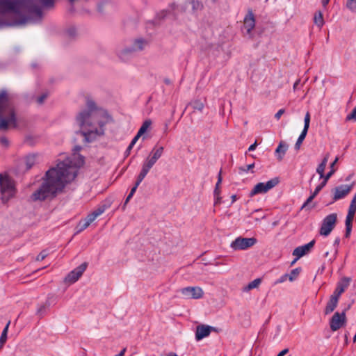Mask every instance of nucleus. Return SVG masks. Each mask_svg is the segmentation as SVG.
Instances as JSON below:
<instances>
[{
	"label": "nucleus",
	"instance_id": "f257e3e1",
	"mask_svg": "<svg viewBox=\"0 0 356 356\" xmlns=\"http://www.w3.org/2000/svg\"><path fill=\"white\" fill-rule=\"evenodd\" d=\"M81 149V146H75L70 157L59 162L46 172L42 186L32 195L33 200H44L55 195L64 188L66 184L75 179L79 168L84 164L83 156L79 154Z\"/></svg>",
	"mask_w": 356,
	"mask_h": 356
},
{
	"label": "nucleus",
	"instance_id": "f03ea898",
	"mask_svg": "<svg viewBox=\"0 0 356 356\" xmlns=\"http://www.w3.org/2000/svg\"><path fill=\"white\" fill-rule=\"evenodd\" d=\"M97 113H80L76 120L81 128L80 134L86 143H90L102 134L104 123L97 120Z\"/></svg>",
	"mask_w": 356,
	"mask_h": 356
},
{
	"label": "nucleus",
	"instance_id": "7ed1b4c3",
	"mask_svg": "<svg viewBox=\"0 0 356 356\" xmlns=\"http://www.w3.org/2000/svg\"><path fill=\"white\" fill-rule=\"evenodd\" d=\"M0 188L1 200L4 203L15 194L14 184L7 175L0 174Z\"/></svg>",
	"mask_w": 356,
	"mask_h": 356
},
{
	"label": "nucleus",
	"instance_id": "20e7f679",
	"mask_svg": "<svg viewBox=\"0 0 356 356\" xmlns=\"http://www.w3.org/2000/svg\"><path fill=\"white\" fill-rule=\"evenodd\" d=\"M21 126V120L15 116V113H0V130L16 128Z\"/></svg>",
	"mask_w": 356,
	"mask_h": 356
},
{
	"label": "nucleus",
	"instance_id": "39448f33",
	"mask_svg": "<svg viewBox=\"0 0 356 356\" xmlns=\"http://www.w3.org/2000/svg\"><path fill=\"white\" fill-rule=\"evenodd\" d=\"M108 208L106 204L100 205L87 217L81 220L76 226L77 232H81L86 229L98 216L102 215Z\"/></svg>",
	"mask_w": 356,
	"mask_h": 356
},
{
	"label": "nucleus",
	"instance_id": "423d86ee",
	"mask_svg": "<svg viewBox=\"0 0 356 356\" xmlns=\"http://www.w3.org/2000/svg\"><path fill=\"white\" fill-rule=\"evenodd\" d=\"M337 220V214L335 213L327 216L322 221L319 230L321 236H327L334 228Z\"/></svg>",
	"mask_w": 356,
	"mask_h": 356
},
{
	"label": "nucleus",
	"instance_id": "0eeeda50",
	"mask_svg": "<svg viewBox=\"0 0 356 356\" xmlns=\"http://www.w3.org/2000/svg\"><path fill=\"white\" fill-rule=\"evenodd\" d=\"M279 183L277 178H273L267 182H260L256 184L250 193V196L252 197L257 194H264L274 188Z\"/></svg>",
	"mask_w": 356,
	"mask_h": 356
},
{
	"label": "nucleus",
	"instance_id": "6e6552de",
	"mask_svg": "<svg viewBox=\"0 0 356 356\" xmlns=\"http://www.w3.org/2000/svg\"><path fill=\"white\" fill-rule=\"evenodd\" d=\"M257 241L255 238H243L237 237L233 241L230 245V247L234 250H244L249 248L252 247L257 243Z\"/></svg>",
	"mask_w": 356,
	"mask_h": 356
},
{
	"label": "nucleus",
	"instance_id": "1a4fd4ad",
	"mask_svg": "<svg viewBox=\"0 0 356 356\" xmlns=\"http://www.w3.org/2000/svg\"><path fill=\"white\" fill-rule=\"evenodd\" d=\"M88 266L87 263H83L77 268L72 270L65 277V282L73 284L76 282L83 275Z\"/></svg>",
	"mask_w": 356,
	"mask_h": 356
},
{
	"label": "nucleus",
	"instance_id": "9d476101",
	"mask_svg": "<svg viewBox=\"0 0 356 356\" xmlns=\"http://www.w3.org/2000/svg\"><path fill=\"white\" fill-rule=\"evenodd\" d=\"M255 27V17L252 10H249L243 19V30L249 36L252 35V31Z\"/></svg>",
	"mask_w": 356,
	"mask_h": 356
},
{
	"label": "nucleus",
	"instance_id": "9b49d317",
	"mask_svg": "<svg viewBox=\"0 0 356 356\" xmlns=\"http://www.w3.org/2000/svg\"><path fill=\"white\" fill-rule=\"evenodd\" d=\"M181 293L187 298L199 299L203 296L202 288L198 286H188L181 289Z\"/></svg>",
	"mask_w": 356,
	"mask_h": 356
},
{
	"label": "nucleus",
	"instance_id": "f8f14e48",
	"mask_svg": "<svg viewBox=\"0 0 356 356\" xmlns=\"http://www.w3.org/2000/svg\"><path fill=\"white\" fill-rule=\"evenodd\" d=\"M346 323V314L343 312L341 313L336 312L332 316L330 321V326L332 331H337L340 329Z\"/></svg>",
	"mask_w": 356,
	"mask_h": 356
},
{
	"label": "nucleus",
	"instance_id": "ddd939ff",
	"mask_svg": "<svg viewBox=\"0 0 356 356\" xmlns=\"http://www.w3.org/2000/svg\"><path fill=\"white\" fill-rule=\"evenodd\" d=\"M353 184H344L339 186L332 190L334 196L333 200L337 201L338 200L345 197L352 191Z\"/></svg>",
	"mask_w": 356,
	"mask_h": 356
},
{
	"label": "nucleus",
	"instance_id": "4468645a",
	"mask_svg": "<svg viewBox=\"0 0 356 356\" xmlns=\"http://www.w3.org/2000/svg\"><path fill=\"white\" fill-rule=\"evenodd\" d=\"M356 211V206L350 205L349 206L348 214L346 216V233L345 236L346 238H348L350 236L352 227H353V220L354 219V216Z\"/></svg>",
	"mask_w": 356,
	"mask_h": 356
},
{
	"label": "nucleus",
	"instance_id": "2eb2a0df",
	"mask_svg": "<svg viewBox=\"0 0 356 356\" xmlns=\"http://www.w3.org/2000/svg\"><path fill=\"white\" fill-rule=\"evenodd\" d=\"M314 244L315 240H312L309 243L304 245L297 247L296 248L294 249L293 252V255L296 256L297 259L303 257L304 255L307 254L311 251V250L314 246Z\"/></svg>",
	"mask_w": 356,
	"mask_h": 356
},
{
	"label": "nucleus",
	"instance_id": "dca6fc26",
	"mask_svg": "<svg viewBox=\"0 0 356 356\" xmlns=\"http://www.w3.org/2000/svg\"><path fill=\"white\" fill-rule=\"evenodd\" d=\"M214 327L207 325H200L196 327L195 330V339L200 341L204 337H208Z\"/></svg>",
	"mask_w": 356,
	"mask_h": 356
},
{
	"label": "nucleus",
	"instance_id": "f3484780",
	"mask_svg": "<svg viewBox=\"0 0 356 356\" xmlns=\"http://www.w3.org/2000/svg\"><path fill=\"white\" fill-rule=\"evenodd\" d=\"M304 122H305V124H304L303 130L302 131V132H301L300 135L299 136V137L296 143V145H295V148L296 149H298L300 148L301 144L302 143L303 140H305V138L307 136L308 129L309 127V122H310L309 113H306Z\"/></svg>",
	"mask_w": 356,
	"mask_h": 356
},
{
	"label": "nucleus",
	"instance_id": "a211bd4d",
	"mask_svg": "<svg viewBox=\"0 0 356 356\" xmlns=\"http://www.w3.org/2000/svg\"><path fill=\"white\" fill-rule=\"evenodd\" d=\"M145 42L144 40H136L134 44H133V47H129V48H126L124 49H122L121 50L119 53H118V56L120 58H124L125 54L127 53H129V52H131V51H138V50H142L144 47H145Z\"/></svg>",
	"mask_w": 356,
	"mask_h": 356
},
{
	"label": "nucleus",
	"instance_id": "6ab92c4d",
	"mask_svg": "<svg viewBox=\"0 0 356 356\" xmlns=\"http://www.w3.org/2000/svg\"><path fill=\"white\" fill-rule=\"evenodd\" d=\"M154 164L148 159L146 158L145 161L143 163L142 169L138 175L140 176V178H145L147 173L149 172L150 169L154 166Z\"/></svg>",
	"mask_w": 356,
	"mask_h": 356
},
{
	"label": "nucleus",
	"instance_id": "aec40b11",
	"mask_svg": "<svg viewBox=\"0 0 356 356\" xmlns=\"http://www.w3.org/2000/svg\"><path fill=\"white\" fill-rule=\"evenodd\" d=\"M334 172V170H332L331 171L327 172V175H325V179H323V181L316 187L312 195H314L316 197L318 194V193L322 190V188L326 185L328 179L332 176V175Z\"/></svg>",
	"mask_w": 356,
	"mask_h": 356
},
{
	"label": "nucleus",
	"instance_id": "412c9836",
	"mask_svg": "<svg viewBox=\"0 0 356 356\" xmlns=\"http://www.w3.org/2000/svg\"><path fill=\"white\" fill-rule=\"evenodd\" d=\"M222 182V176H221V171H220L218 177V181L216 184V187L213 191L214 196L216 197V200L214 202V204L216 205L220 203L221 197L220 196V185Z\"/></svg>",
	"mask_w": 356,
	"mask_h": 356
},
{
	"label": "nucleus",
	"instance_id": "4be33fe9",
	"mask_svg": "<svg viewBox=\"0 0 356 356\" xmlns=\"http://www.w3.org/2000/svg\"><path fill=\"white\" fill-rule=\"evenodd\" d=\"M288 149V145L285 144L284 142H280L279 145L275 149V154H277V158L279 161H282L284 154H286Z\"/></svg>",
	"mask_w": 356,
	"mask_h": 356
},
{
	"label": "nucleus",
	"instance_id": "5701e85b",
	"mask_svg": "<svg viewBox=\"0 0 356 356\" xmlns=\"http://www.w3.org/2000/svg\"><path fill=\"white\" fill-rule=\"evenodd\" d=\"M143 179H144V178H140V175L138 176L134 186L131 189L129 194L128 195V196L127 197V198L125 200L124 204L123 205V209H124L126 204L129 202L131 198L133 197L135 192L136 191L138 186L140 185V184L142 182V181Z\"/></svg>",
	"mask_w": 356,
	"mask_h": 356
},
{
	"label": "nucleus",
	"instance_id": "b1692460",
	"mask_svg": "<svg viewBox=\"0 0 356 356\" xmlns=\"http://www.w3.org/2000/svg\"><path fill=\"white\" fill-rule=\"evenodd\" d=\"M351 279L348 277L341 278L337 283L336 289L343 293L350 284Z\"/></svg>",
	"mask_w": 356,
	"mask_h": 356
},
{
	"label": "nucleus",
	"instance_id": "393cba45",
	"mask_svg": "<svg viewBox=\"0 0 356 356\" xmlns=\"http://www.w3.org/2000/svg\"><path fill=\"white\" fill-rule=\"evenodd\" d=\"M314 23L319 29H321L324 26L325 21L321 11H317L314 13Z\"/></svg>",
	"mask_w": 356,
	"mask_h": 356
},
{
	"label": "nucleus",
	"instance_id": "a878e982",
	"mask_svg": "<svg viewBox=\"0 0 356 356\" xmlns=\"http://www.w3.org/2000/svg\"><path fill=\"white\" fill-rule=\"evenodd\" d=\"M338 305V302L336 301L335 300H332L330 298L329 301L327 302V305L325 308V311H324V313L325 314H329L330 313H332L334 309L335 308L337 307Z\"/></svg>",
	"mask_w": 356,
	"mask_h": 356
},
{
	"label": "nucleus",
	"instance_id": "bb28decb",
	"mask_svg": "<svg viewBox=\"0 0 356 356\" xmlns=\"http://www.w3.org/2000/svg\"><path fill=\"white\" fill-rule=\"evenodd\" d=\"M203 108H204L203 102L200 101V100H195L193 102H191V104H189L186 108L188 109V110L200 111V110L203 109Z\"/></svg>",
	"mask_w": 356,
	"mask_h": 356
},
{
	"label": "nucleus",
	"instance_id": "cd10ccee",
	"mask_svg": "<svg viewBox=\"0 0 356 356\" xmlns=\"http://www.w3.org/2000/svg\"><path fill=\"white\" fill-rule=\"evenodd\" d=\"M86 106L89 111H94L99 108L95 101L91 97H86Z\"/></svg>",
	"mask_w": 356,
	"mask_h": 356
},
{
	"label": "nucleus",
	"instance_id": "c85d7f7f",
	"mask_svg": "<svg viewBox=\"0 0 356 356\" xmlns=\"http://www.w3.org/2000/svg\"><path fill=\"white\" fill-rule=\"evenodd\" d=\"M163 149H164L163 147H156V146L152 149L149 155L152 157L156 159V160H159L163 153Z\"/></svg>",
	"mask_w": 356,
	"mask_h": 356
},
{
	"label": "nucleus",
	"instance_id": "c756f323",
	"mask_svg": "<svg viewBox=\"0 0 356 356\" xmlns=\"http://www.w3.org/2000/svg\"><path fill=\"white\" fill-rule=\"evenodd\" d=\"M261 283V279L257 278L250 282L244 289V291H249L253 289L257 288Z\"/></svg>",
	"mask_w": 356,
	"mask_h": 356
},
{
	"label": "nucleus",
	"instance_id": "7c9ffc66",
	"mask_svg": "<svg viewBox=\"0 0 356 356\" xmlns=\"http://www.w3.org/2000/svg\"><path fill=\"white\" fill-rule=\"evenodd\" d=\"M10 101V96L6 91L0 92V109L8 104Z\"/></svg>",
	"mask_w": 356,
	"mask_h": 356
},
{
	"label": "nucleus",
	"instance_id": "2f4dec72",
	"mask_svg": "<svg viewBox=\"0 0 356 356\" xmlns=\"http://www.w3.org/2000/svg\"><path fill=\"white\" fill-rule=\"evenodd\" d=\"M37 156L35 154L28 155L25 159L26 166L30 169L36 162Z\"/></svg>",
	"mask_w": 356,
	"mask_h": 356
},
{
	"label": "nucleus",
	"instance_id": "473e14b6",
	"mask_svg": "<svg viewBox=\"0 0 356 356\" xmlns=\"http://www.w3.org/2000/svg\"><path fill=\"white\" fill-rule=\"evenodd\" d=\"M9 325H10V321L7 323V325L3 330V332L0 337V348H1L4 345V343H6V341L7 340V334H8Z\"/></svg>",
	"mask_w": 356,
	"mask_h": 356
},
{
	"label": "nucleus",
	"instance_id": "72a5a7b5",
	"mask_svg": "<svg viewBox=\"0 0 356 356\" xmlns=\"http://www.w3.org/2000/svg\"><path fill=\"white\" fill-rule=\"evenodd\" d=\"M152 124V121L150 120H146L139 129L138 131L140 132V134H144L147 129L150 127Z\"/></svg>",
	"mask_w": 356,
	"mask_h": 356
},
{
	"label": "nucleus",
	"instance_id": "f704fd0d",
	"mask_svg": "<svg viewBox=\"0 0 356 356\" xmlns=\"http://www.w3.org/2000/svg\"><path fill=\"white\" fill-rule=\"evenodd\" d=\"M300 272V268L293 269L289 274H288L289 280L290 282H293L298 277L299 273Z\"/></svg>",
	"mask_w": 356,
	"mask_h": 356
},
{
	"label": "nucleus",
	"instance_id": "c9c22d12",
	"mask_svg": "<svg viewBox=\"0 0 356 356\" xmlns=\"http://www.w3.org/2000/svg\"><path fill=\"white\" fill-rule=\"evenodd\" d=\"M326 165L324 163H320L317 167L316 172L319 174L321 179H325L324 171L325 169Z\"/></svg>",
	"mask_w": 356,
	"mask_h": 356
},
{
	"label": "nucleus",
	"instance_id": "e433bc0d",
	"mask_svg": "<svg viewBox=\"0 0 356 356\" xmlns=\"http://www.w3.org/2000/svg\"><path fill=\"white\" fill-rule=\"evenodd\" d=\"M346 7L353 12L356 11V0H347Z\"/></svg>",
	"mask_w": 356,
	"mask_h": 356
},
{
	"label": "nucleus",
	"instance_id": "4c0bfd02",
	"mask_svg": "<svg viewBox=\"0 0 356 356\" xmlns=\"http://www.w3.org/2000/svg\"><path fill=\"white\" fill-rule=\"evenodd\" d=\"M254 163H252V164H249V165H247L245 166H243V167H240L239 168V172L240 173H242V172H245V173H247L248 172L249 170H251L254 168Z\"/></svg>",
	"mask_w": 356,
	"mask_h": 356
},
{
	"label": "nucleus",
	"instance_id": "58836bf2",
	"mask_svg": "<svg viewBox=\"0 0 356 356\" xmlns=\"http://www.w3.org/2000/svg\"><path fill=\"white\" fill-rule=\"evenodd\" d=\"M142 135L143 134H140V132L138 131L137 134L134 136L131 143L128 146V150H131L133 148L134 145L136 144V143L138 141V140Z\"/></svg>",
	"mask_w": 356,
	"mask_h": 356
},
{
	"label": "nucleus",
	"instance_id": "ea45409f",
	"mask_svg": "<svg viewBox=\"0 0 356 356\" xmlns=\"http://www.w3.org/2000/svg\"><path fill=\"white\" fill-rule=\"evenodd\" d=\"M342 293H341L339 290L335 289L334 291L331 295L330 298L334 300L335 299L336 301L339 302V297Z\"/></svg>",
	"mask_w": 356,
	"mask_h": 356
},
{
	"label": "nucleus",
	"instance_id": "a19ab883",
	"mask_svg": "<svg viewBox=\"0 0 356 356\" xmlns=\"http://www.w3.org/2000/svg\"><path fill=\"white\" fill-rule=\"evenodd\" d=\"M342 293H341L339 290L335 289L334 291L331 295L330 298L334 300L335 299L336 301L339 302V297Z\"/></svg>",
	"mask_w": 356,
	"mask_h": 356
},
{
	"label": "nucleus",
	"instance_id": "79ce46f5",
	"mask_svg": "<svg viewBox=\"0 0 356 356\" xmlns=\"http://www.w3.org/2000/svg\"><path fill=\"white\" fill-rule=\"evenodd\" d=\"M192 6H193V9L194 10H199L202 8L203 5L201 2L198 1H193Z\"/></svg>",
	"mask_w": 356,
	"mask_h": 356
},
{
	"label": "nucleus",
	"instance_id": "37998d69",
	"mask_svg": "<svg viewBox=\"0 0 356 356\" xmlns=\"http://www.w3.org/2000/svg\"><path fill=\"white\" fill-rule=\"evenodd\" d=\"M314 197L315 196L312 194L302 204V206L301 207V209L306 208L308 206V204L314 200Z\"/></svg>",
	"mask_w": 356,
	"mask_h": 356
},
{
	"label": "nucleus",
	"instance_id": "c03bdc74",
	"mask_svg": "<svg viewBox=\"0 0 356 356\" xmlns=\"http://www.w3.org/2000/svg\"><path fill=\"white\" fill-rule=\"evenodd\" d=\"M287 279H289L288 274H284L275 282V284L282 283L285 282Z\"/></svg>",
	"mask_w": 356,
	"mask_h": 356
},
{
	"label": "nucleus",
	"instance_id": "a18cd8bd",
	"mask_svg": "<svg viewBox=\"0 0 356 356\" xmlns=\"http://www.w3.org/2000/svg\"><path fill=\"white\" fill-rule=\"evenodd\" d=\"M346 120L347 121H356V113H351L350 114L348 115Z\"/></svg>",
	"mask_w": 356,
	"mask_h": 356
},
{
	"label": "nucleus",
	"instance_id": "49530a36",
	"mask_svg": "<svg viewBox=\"0 0 356 356\" xmlns=\"http://www.w3.org/2000/svg\"><path fill=\"white\" fill-rule=\"evenodd\" d=\"M47 254L45 252H41L36 257L37 261H42L46 258Z\"/></svg>",
	"mask_w": 356,
	"mask_h": 356
},
{
	"label": "nucleus",
	"instance_id": "de8ad7c7",
	"mask_svg": "<svg viewBox=\"0 0 356 356\" xmlns=\"http://www.w3.org/2000/svg\"><path fill=\"white\" fill-rule=\"evenodd\" d=\"M0 143L6 147L8 145V140L6 138L3 137L0 138Z\"/></svg>",
	"mask_w": 356,
	"mask_h": 356
},
{
	"label": "nucleus",
	"instance_id": "09e8293b",
	"mask_svg": "<svg viewBox=\"0 0 356 356\" xmlns=\"http://www.w3.org/2000/svg\"><path fill=\"white\" fill-rule=\"evenodd\" d=\"M257 146V141H255L252 145H251L249 147V148H248V151H249V152L254 151V150L256 149Z\"/></svg>",
	"mask_w": 356,
	"mask_h": 356
},
{
	"label": "nucleus",
	"instance_id": "8fccbe9b",
	"mask_svg": "<svg viewBox=\"0 0 356 356\" xmlns=\"http://www.w3.org/2000/svg\"><path fill=\"white\" fill-rule=\"evenodd\" d=\"M288 352L289 350L287 348H285L281 352H280L277 356H284Z\"/></svg>",
	"mask_w": 356,
	"mask_h": 356
},
{
	"label": "nucleus",
	"instance_id": "3c124183",
	"mask_svg": "<svg viewBox=\"0 0 356 356\" xmlns=\"http://www.w3.org/2000/svg\"><path fill=\"white\" fill-rule=\"evenodd\" d=\"M338 161V158L337 157L334 161L331 163L330 165V170L331 171L332 170H334L336 171V170L334 168V165L337 163V162Z\"/></svg>",
	"mask_w": 356,
	"mask_h": 356
},
{
	"label": "nucleus",
	"instance_id": "603ef678",
	"mask_svg": "<svg viewBox=\"0 0 356 356\" xmlns=\"http://www.w3.org/2000/svg\"><path fill=\"white\" fill-rule=\"evenodd\" d=\"M350 205L356 206V194L353 196L350 202Z\"/></svg>",
	"mask_w": 356,
	"mask_h": 356
},
{
	"label": "nucleus",
	"instance_id": "864d4df0",
	"mask_svg": "<svg viewBox=\"0 0 356 356\" xmlns=\"http://www.w3.org/2000/svg\"><path fill=\"white\" fill-rule=\"evenodd\" d=\"M147 158H148L153 163V164H155L158 161L156 159L152 157L150 155H149Z\"/></svg>",
	"mask_w": 356,
	"mask_h": 356
},
{
	"label": "nucleus",
	"instance_id": "5fc2aeb1",
	"mask_svg": "<svg viewBox=\"0 0 356 356\" xmlns=\"http://www.w3.org/2000/svg\"><path fill=\"white\" fill-rule=\"evenodd\" d=\"M283 113H276L275 115V118L276 120H280V118H281L282 115Z\"/></svg>",
	"mask_w": 356,
	"mask_h": 356
},
{
	"label": "nucleus",
	"instance_id": "6e6d98bb",
	"mask_svg": "<svg viewBox=\"0 0 356 356\" xmlns=\"http://www.w3.org/2000/svg\"><path fill=\"white\" fill-rule=\"evenodd\" d=\"M327 161H328V155H326L321 163H324L325 165H327Z\"/></svg>",
	"mask_w": 356,
	"mask_h": 356
},
{
	"label": "nucleus",
	"instance_id": "4d7b16f0",
	"mask_svg": "<svg viewBox=\"0 0 356 356\" xmlns=\"http://www.w3.org/2000/svg\"><path fill=\"white\" fill-rule=\"evenodd\" d=\"M329 1L330 0H322L321 3L323 6L325 7L328 4Z\"/></svg>",
	"mask_w": 356,
	"mask_h": 356
},
{
	"label": "nucleus",
	"instance_id": "13d9d810",
	"mask_svg": "<svg viewBox=\"0 0 356 356\" xmlns=\"http://www.w3.org/2000/svg\"><path fill=\"white\" fill-rule=\"evenodd\" d=\"M125 351H126V349L124 348L123 350H122L120 351V353H118V355H115V356H124Z\"/></svg>",
	"mask_w": 356,
	"mask_h": 356
},
{
	"label": "nucleus",
	"instance_id": "bf43d9fd",
	"mask_svg": "<svg viewBox=\"0 0 356 356\" xmlns=\"http://www.w3.org/2000/svg\"><path fill=\"white\" fill-rule=\"evenodd\" d=\"M232 202L236 201V196L235 195H233L232 196Z\"/></svg>",
	"mask_w": 356,
	"mask_h": 356
},
{
	"label": "nucleus",
	"instance_id": "052dcab7",
	"mask_svg": "<svg viewBox=\"0 0 356 356\" xmlns=\"http://www.w3.org/2000/svg\"><path fill=\"white\" fill-rule=\"evenodd\" d=\"M130 151H131V150H128V148H127V149L126 152H127L128 154H129Z\"/></svg>",
	"mask_w": 356,
	"mask_h": 356
},
{
	"label": "nucleus",
	"instance_id": "680f3d73",
	"mask_svg": "<svg viewBox=\"0 0 356 356\" xmlns=\"http://www.w3.org/2000/svg\"><path fill=\"white\" fill-rule=\"evenodd\" d=\"M339 239H337V240L335 241V243H339Z\"/></svg>",
	"mask_w": 356,
	"mask_h": 356
},
{
	"label": "nucleus",
	"instance_id": "e2e57ef3",
	"mask_svg": "<svg viewBox=\"0 0 356 356\" xmlns=\"http://www.w3.org/2000/svg\"><path fill=\"white\" fill-rule=\"evenodd\" d=\"M353 111H356V107L354 108Z\"/></svg>",
	"mask_w": 356,
	"mask_h": 356
}]
</instances>
